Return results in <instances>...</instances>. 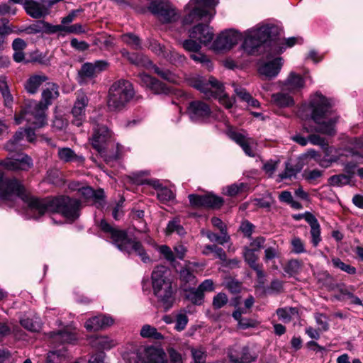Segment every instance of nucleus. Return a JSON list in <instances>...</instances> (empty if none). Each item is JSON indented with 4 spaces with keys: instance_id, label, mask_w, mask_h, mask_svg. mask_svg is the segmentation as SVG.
<instances>
[{
    "instance_id": "nucleus-22",
    "label": "nucleus",
    "mask_w": 363,
    "mask_h": 363,
    "mask_svg": "<svg viewBox=\"0 0 363 363\" xmlns=\"http://www.w3.org/2000/svg\"><path fill=\"white\" fill-rule=\"evenodd\" d=\"M113 323L114 320L111 316L99 315L87 320L84 327L88 331H97L105 329Z\"/></svg>"
},
{
    "instance_id": "nucleus-52",
    "label": "nucleus",
    "mask_w": 363,
    "mask_h": 363,
    "mask_svg": "<svg viewBox=\"0 0 363 363\" xmlns=\"http://www.w3.org/2000/svg\"><path fill=\"white\" fill-rule=\"evenodd\" d=\"M190 57L195 62H199L203 65L206 66L207 69H210L212 67L210 60L203 53L199 51L196 52H192L190 55Z\"/></svg>"
},
{
    "instance_id": "nucleus-40",
    "label": "nucleus",
    "mask_w": 363,
    "mask_h": 363,
    "mask_svg": "<svg viewBox=\"0 0 363 363\" xmlns=\"http://www.w3.org/2000/svg\"><path fill=\"white\" fill-rule=\"evenodd\" d=\"M180 278L182 282H184V289L186 287L191 288L196 285L197 280L196 277L187 268L181 270Z\"/></svg>"
},
{
    "instance_id": "nucleus-39",
    "label": "nucleus",
    "mask_w": 363,
    "mask_h": 363,
    "mask_svg": "<svg viewBox=\"0 0 363 363\" xmlns=\"http://www.w3.org/2000/svg\"><path fill=\"white\" fill-rule=\"evenodd\" d=\"M244 313L243 310L239 308L233 313V317L238 322V325L242 329H247L255 326V323L248 318H242V314Z\"/></svg>"
},
{
    "instance_id": "nucleus-2",
    "label": "nucleus",
    "mask_w": 363,
    "mask_h": 363,
    "mask_svg": "<svg viewBox=\"0 0 363 363\" xmlns=\"http://www.w3.org/2000/svg\"><path fill=\"white\" fill-rule=\"evenodd\" d=\"M332 99H328L321 94L316 93L311 97L307 107L299 111V116L303 118V112L308 109L311 113V118L315 125H304V129L311 134L308 136L309 143L323 148L328 156V152H333V147L328 145L326 140L313 133H319L328 135H333L336 133L335 125L339 116L334 111Z\"/></svg>"
},
{
    "instance_id": "nucleus-6",
    "label": "nucleus",
    "mask_w": 363,
    "mask_h": 363,
    "mask_svg": "<svg viewBox=\"0 0 363 363\" xmlns=\"http://www.w3.org/2000/svg\"><path fill=\"white\" fill-rule=\"evenodd\" d=\"M327 156L325 152V157L322 159H318L319 165L327 168L332 163L336 162L341 156L351 157L357 162H363V140L357 138H348L344 148L335 149L333 147V152H328Z\"/></svg>"
},
{
    "instance_id": "nucleus-31",
    "label": "nucleus",
    "mask_w": 363,
    "mask_h": 363,
    "mask_svg": "<svg viewBox=\"0 0 363 363\" xmlns=\"http://www.w3.org/2000/svg\"><path fill=\"white\" fill-rule=\"evenodd\" d=\"M151 67L159 77L169 83L178 84L181 81L180 77L177 74L168 69L160 68L153 64Z\"/></svg>"
},
{
    "instance_id": "nucleus-19",
    "label": "nucleus",
    "mask_w": 363,
    "mask_h": 363,
    "mask_svg": "<svg viewBox=\"0 0 363 363\" xmlns=\"http://www.w3.org/2000/svg\"><path fill=\"white\" fill-rule=\"evenodd\" d=\"M138 77L140 84L149 88L155 94H167L169 92V89L164 83L147 74L140 73L138 74Z\"/></svg>"
},
{
    "instance_id": "nucleus-9",
    "label": "nucleus",
    "mask_w": 363,
    "mask_h": 363,
    "mask_svg": "<svg viewBox=\"0 0 363 363\" xmlns=\"http://www.w3.org/2000/svg\"><path fill=\"white\" fill-rule=\"evenodd\" d=\"M270 33V27L268 26H257L247 30L242 43L243 49L250 55L255 54L258 48L268 40Z\"/></svg>"
},
{
    "instance_id": "nucleus-48",
    "label": "nucleus",
    "mask_w": 363,
    "mask_h": 363,
    "mask_svg": "<svg viewBox=\"0 0 363 363\" xmlns=\"http://www.w3.org/2000/svg\"><path fill=\"white\" fill-rule=\"evenodd\" d=\"M173 233H177L179 235L185 234L184 228L180 225L179 221L177 219L170 220L166 228V234L170 235Z\"/></svg>"
},
{
    "instance_id": "nucleus-11",
    "label": "nucleus",
    "mask_w": 363,
    "mask_h": 363,
    "mask_svg": "<svg viewBox=\"0 0 363 363\" xmlns=\"http://www.w3.org/2000/svg\"><path fill=\"white\" fill-rule=\"evenodd\" d=\"M150 9L163 23H173L179 18V14L168 2L154 1L150 4Z\"/></svg>"
},
{
    "instance_id": "nucleus-34",
    "label": "nucleus",
    "mask_w": 363,
    "mask_h": 363,
    "mask_svg": "<svg viewBox=\"0 0 363 363\" xmlns=\"http://www.w3.org/2000/svg\"><path fill=\"white\" fill-rule=\"evenodd\" d=\"M78 74L79 83H84L86 79H92L97 75L92 62L82 65Z\"/></svg>"
},
{
    "instance_id": "nucleus-8",
    "label": "nucleus",
    "mask_w": 363,
    "mask_h": 363,
    "mask_svg": "<svg viewBox=\"0 0 363 363\" xmlns=\"http://www.w3.org/2000/svg\"><path fill=\"white\" fill-rule=\"evenodd\" d=\"M191 85L203 92L206 97L218 98L219 102L226 108H230L235 101L234 98H230L224 94L223 85L213 77H211L208 80L201 77L193 79L191 81Z\"/></svg>"
},
{
    "instance_id": "nucleus-3",
    "label": "nucleus",
    "mask_w": 363,
    "mask_h": 363,
    "mask_svg": "<svg viewBox=\"0 0 363 363\" xmlns=\"http://www.w3.org/2000/svg\"><path fill=\"white\" fill-rule=\"evenodd\" d=\"M60 95L58 86L54 83H47L43 88L40 101H28L21 113L16 116V124H20L23 121L33 125L34 128H38L46 124L45 112Z\"/></svg>"
},
{
    "instance_id": "nucleus-50",
    "label": "nucleus",
    "mask_w": 363,
    "mask_h": 363,
    "mask_svg": "<svg viewBox=\"0 0 363 363\" xmlns=\"http://www.w3.org/2000/svg\"><path fill=\"white\" fill-rule=\"evenodd\" d=\"M201 45L199 41L195 40L194 38H190L185 40L182 43L183 48L188 52H196L200 51L201 48Z\"/></svg>"
},
{
    "instance_id": "nucleus-36",
    "label": "nucleus",
    "mask_w": 363,
    "mask_h": 363,
    "mask_svg": "<svg viewBox=\"0 0 363 363\" xmlns=\"http://www.w3.org/2000/svg\"><path fill=\"white\" fill-rule=\"evenodd\" d=\"M128 60L130 63L138 67L150 68L152 65V62L147 57L141 54L132 53L131 55H129Z\"/></svg>"
},
{
    "instance_id": "nucleus-24",
    "label": "nucleus",
    "mask_w": 363,
    "mask_h": 363,
    "mask_svg": "<svg viewBox=\"0 0 363 363\" xmlns=\"http://www.w3.org/2000/svg\"><path fill=\"white\" fill-rule=\"evenodd\" d=\"M150 48L155 54L162 56L172 63L180 62L184 60V56L176 52L174 50H164V47L157 41L152 42L150 45Z\"/></svg>"
},
{
    "instance_id": "nucleus-16",
    "label": "nucleus",
    "mask_w": 363,
    "mask_h": 363,
    "mask_svg": "<svg viewBox=\"0 0 363 363\" xmlns=\"http://www.w3.org/2000/svg\"><path fill=\"white\" fill-rule=\"evenodd\" d=\"M189 37L194 38L202 45H206L212 41L214 33L213 29L208 25L199 23L189 30Z\"/></svg>"
},
{
    "instance_id": "nucleus-53",
    "label": "nucleus",
    "mask_w": 363,
    "mask_h": 363,
    "mask_svg": "<svg viewBox=\"0 0 363 363\" xmlns=\"http://www.w3.org/2000/svg\"><path fill=\"white\" fill-rule=\"evenodd\" d=\"M291 245L292 247L291 251L295 254H301L306 252L304 242L298 237L291 239Z\"/></svg>"
},
{
    "instance_id": "nucleus-26",
    "label": "nucleus",
    "mask_w": 363,
    "mask_h": 363,
    "mask_svg": "<svg viewBox=\"0 0 363 363\" xmlns=\"http://www.w3.org/2000/svg\"><path fill=\"white\" fill-rule=\"evenodd\" d=\"M23 7L27 14L33 18H40L48 14V10L39 2L25 0Z\"/></svg>"
},
{
    "instance_id": "nucleus-27",
    "label": "nucleus",
    "mask_w": 363,
    "mask_h": 363,
    "mask_svg": "<svg viewBox=\"0 0 363 363\" xmlns=\"http://www.w3.org/2000/svg\"><path fill=\"white\" fill-rule=\"evenodd\" d=\"M48 79L45 74L31 75L25 82L24 89L27 93L35 94L38 91L40 86Z\"/></svg>"
},
{
    "instance_id": "nucleus-42",
    "label": "nucleus",
    "mask_w": 363,
    "mask_h": 363,
    "mask_svg": "<svg viewBox=\"0 0 363 363\" xmlns=\"http://www.w3.org/2000/svg\"><path fill=\"white\" fill-rule=\"evenodd\" d=\"M192 361L191 363H206V351L201 347H196L191 348Z\"/></svg>"
},
{
    "instance_id": "nucleus-62",
    "label": "nucleus",
    "mask_w": 363,
    "mask_h": 363,
    "mask_svg": "<svg viewBox=\"0 0 363 363\" xmlns=\"http://www.w3.org/2000/svg\"><path fill=\"white\" fill-rule=\"evenodd\" d=\"M265 242V238L264 237L259 236L257 237L252 240L250 243V250H253L257 252L259 251L264 247V244Z\"/></svg>"
},
{
    "instance_id": "nucleus-28",
    "label": "nucleus",
    "mask_w": 363,
    "mask_h": 363,
    "mask_svg": "<svg viewBox=\"0 0 363 363\" xmlns=\"http://www.w3.org/2000/svg\"><path fill=\"white\" fill-rule=\"evenodd\" d=\"M79 193L84 199H92L97 208L102 206L104 197V192L103 189L94 191L89 186H85L79 189Z\"/></svg>"
},
{
    "instance_id": "nucleus-35",
    "label": "nucleus",
    "mask_w": 363,
    "mask_h": 363,
    "mask_svg": "<svg viewBox=\"0 0 363 363\" xmlns=\"http://www.w3.org/2000/svg\"><path fill=\"white\" fill-rule=\"evenodd\" d=\"M273 103L279 107H289L294 104L293 98L287 94L277 93L272 96Z\"/></svg>"
},
{
    "instance_id": "nucleus-20",
    "label": "nucleus",
    "mask_w": 363,
    "mask_h": 363,
    "mask_svg": "<svg viewBox=\"0 0 363 363\" xmlns=\"http://www.w3.org/2000/svg\"><path fill=\"white\" fill-rule=\"evenodd\" d=\"M228 137L238 144L245 153L250 157H255V153L251 145L255 144V140L251 138H247L244 134L233 130L228 132Z\"/></svg>"
},
{
    "instance_id": "nucleus-47",
    "label": "nucleus",
    "mask_w": 363,
    "mask_h": 363,
    "mask_svg": "<svg viewBox=\"0 0 363 363\" xmlns=\"http://www.w3.org/2000/svg\"><path fill=\"white\" fill-rule=\"evenodd\" d=\"M243 257L251 268H255L256 265L258 264L257 263L258 256L255 254V251L250 250L249 247H244Z\"/></svg>"
},
{
    "instance_id": "nucleus-60",
    "label": "nucleus",
    "mask_w": 363,
    "mask_h": 363,
    "mask_svg": "<svg viewBox=\"0 0 363 363\" xmlns=\"http://www.w3.org/2000/svg\"><path fill=\"white\" fill-rule=\"evenodd\" d=\"M246 187L243 183L233 184L226 188V194L230 196L237 195Z\"/></svg>"
},
{
    "instance_id": "nucleus-38",
    "label": "nucleus",
    "mask_w": 363,
    "mask_h": 363,
    "mask_svg": "<svg viewBox=\"0 0 363 363\" xmlns=\"http://www.w3.org/2000/svg\"><path fill=\"white\" fill-rule=\"evenodd\" d=\"M140 334L145 338H152L155 340L163 339V335L157 331V328L148 324L144 325L142 327Z\"/></svg>"
},
{
    "instance_id": "nucleus-18",
    "label": "nucleus",
    "mask_w": 363,
    "mask_h": 363,
    "mask_svg": "<svg viewBox=\"0 0 363 363\" xmlns=\"http://www.w3.org/2000/svg\"><path fill=\"white\" fill-rule=\"evenodd\" d=\"M188 114L192 121H199L208 117L211 109L208 104L201 101H194L189 104Z\"/></svg>"
},
{
    "instance_id": "nucleus-30",
    "label": "nucleus",
    "mask_w": 363,
    "mask_h": 363,
    "mask_svg": "<svg viewBox=\"0 0 363 363\" xmlns=\"http://www.w3.org/2000/svg\"><path fill=\"white\" fill-rule=\"evenodd\" d=\"M57 155L59 159L64 162H83L84 160L82 156L77 155L71 148L69 147L58 148Z\"/></svg>"
},
{
    "instance_id": "nucleus-43",
    "label": "nucleus",
    "mask_w": 363,
    "mask_h": 363,
    "mask_svg": "<svg viewBox=\"0 0 363 363\" xmlns=\"http://www.w3.org/2000/svg\"><path fill=\"white\" fill-rule=\"evenodd\" d=\"M184 291H187V298L194 304H201L203 298V294L197 288L196 289L191 287L184 288Z\"/></svg>"
},
{
    "instance_id": "nucleus-59",
    "label": "nucleus",
    "mask_w": 363,
    "mask_h": 363,
    "mask_svg": "<svg viewBox=\"0 0 363 363\" xmlns=\"http://www.w3.org/2000/svg\"><path fill=\"white\" fill-rule=\"evenodd\" d=\"M188 323V318L184 313H179L176 316L175 329L178 331L183 330Z\"/></svg>"
},
{
    "instance_id": "nucleus-10",
    "label": "nucleus",
    "mask_w": 363,
    "mask_h": 363,
    "mask_svg": "<svg viewBox=\"0 0 363 363\" xmlns=\"http://www.w3.org/2000/svg\"><path fill=\"white\" fill-rule=\"evenodd\" d=\"M218 0H190L186 5L188 14L183 19V24H191L200 21L208 14L207 9L216 6Z\"/></svg>"
},
{
    "instance_id": "nucleus-61",
    "label": "nucleus",
    "mask_w": 363,
    "mask_h": 363,
    "mask_svg": "<svg viewBox=\"0 0 363 363\" xmlns=\"http://www.w3.org/2000/svg\"><path fill=\"white\" fill-rule=\"evenodd\" d=\"M254 228V225L248 220H243L240 225V230L245 235V236L250 238L252 234Z\"/></svg>"
},
{
    "instance_id": "nucleus-46",
    "label": "nucleus",
    "mask_w": 363,
    "mask_h": 363,
    "mask_svg": "<svg viewBox=\"0 0 363 363\" xmlns=\"http://www.w3.org/2000/svg\"><path fill=\"white\" fill-rule=\"evenodd\" d=\"M350 177L346 174H337L330 177L328 182L332 186H342L347 185L350 182Z\"/></svg>"
},
{
    "instance_id": "nucleus-37",
    "label": "nucleus",
    "mask_w": 363,
    "mask_h": 363,
    "mask_svg": "<svg viewBox=\"0 0 363 363\" xmlns=\"http://www.w3.org/2000/svg\"><path fill=\"white\" fill-rule=\"evenodd\" d=\"M277 314L280 320L284 323H289L298 315V310L292 307L282 308L277 309Z\"/></svg>"
},
{
    "instance_id": "nucleus-23",
    "label": "nucleus",
    "mask_w": 363,
    "mask_h": 363,
    "mask_svg": "<svg viewBox=\"0 0 363 363\" xmlns=\"http://www.w3.org/2000/svg\"><path fill=\"white\" fill-rule=\"evenodd\" d=\"M303 217L311 227L310 234L311 236V243L314 247H317L322 240L320 236V225L317 218L309 212H306Z\"/></svg>"
},
{
    "instance_id": "nucleus-17",
    "label": "nucleus",
    "mask_w": 363,
    "mask_h": 363,
    "mask_svg": "<svg viewBox=\"0 0 363 363\" xmlns=\"http://www.w3.org/2000/svg\"><path fill=\"white\" fill-rule=\"evenodd\" d=\"M89 103V99L84 92H78L76 101L72 110V113L74 117L73 123L79 126L85 117L86 107Z\"/></svg>"
},
{
    "instance_id": "nucleus-57",
    "label": "nucleus",
    "mask_w": 363,
    "mask_h": 363,
    "mask_svg": "<svg viewBox=\"0 0 363 363\" xmlns=\"http://www.w3.org/2000/svg\"><path fill=\"white\" fill-rule=\"evenodd\" d=\"M228 297L224 293H219L213 299V306L216 309L223 307L228 303Z\"/></svg>"
},
{
    "instance_id": "nucleus-64",
    "label": "nucleus",
    "mask_w": 363,
    "mask_h": 363,
    "mask_svg": "<svg viewBox=\"0 0 363 363\" xmlns=\"http://www.w3.org/2000/svg\"><path fill=\"white\" fill-rule=\"evenodd\" d=\"M169 363H183L182 354L173 348L168 350Z\"/></svg>"
},
{
    "instance_id": "nucleus-15",
    "label": "nucleus",
    "mask_w": 363,
    "mask_h": 363,
    "mask_svg": "<svg viewBox=\"0 0 363 363\" xmlns=\"http://www.w3.org/2000/svg\"><path fill=\"white\" fill-rule=\"evenodd\" d=\"M93 135L91 138V143L93 147L99 153H102L105 149V145L111 138L109 130L104 125L96 124L93 128Z\"/></svg>"
},
{
    "instance_id": "nucleus-29",
    "label": "nucleus",
    "mask_w": 363,
    "mask_h": 363,
    "mask_svg": "<svg viewBox=\"0 0 363 363\" xmlns=\"http://www.w3.org/2000/svg\"><path fill=\"white\" fill-rule=\"evenodd\" d=\"M304 81L302 77L294 72H291L284 84V89L291 92H296L302 89Z\"/></svg>"
},
{
    "instance_id": "nucleus-14",
    "label": "nucleus",
    "mask_w": 363,
    "mask_h": 363,
    "mask_svg": "<svg viewBox=\"0 0 363 363\" xmlns=\"http://www.w3.org/2000/svg\"><path fill=\"white\" fill-rule=\"evenodd\" d=\"M0 164L8 170H28L32 166V160L28 155L19 153L15 157L1 160Z\"/></svg>"
},
{
    "instance_id": "nucleus-7",
    "label": "nucleus",
    "mask_w": 363,
    "mask_h": 363,
    "mask_svg": "<svg viewBox=\"0 0 363 363\" xmlns=\"http://www.w3.org/2000/svg\"><path fill=\"white\" fill-rule=\"evenodd\" d=\"M135 94L133 84L127 80L119 79L109 88L107 106L111 111L123 109Z\"/></svg>"
},
{
    "instance_id": "nucleus-44",
    "label": "nucleus",
    "mask_w": 363,
    "mask_h": 363,
    "mask_svg": "<svg viewBox=\"0 0 363 363\" xmlns=\"http://www.w3.org/2000/svg\"><path fill=\"white\" fill-rule=\"evenodd\" d=\"M201 233L203 235H206L211 241L218 242L220 245H223L230 240V236L227 234V233H222L221 236H219L217 234L211 233L208 230H201Z\"/></svg>"
},
{
    "instance_id": "nucleus-33",
    "label": "nucleus",
    "mask_w": 363,
    "mask_h": 363,
    "mask_svg": "<svg viewBox=\"0 0 363 363\" xmlns=\"http://www.w3.org/2000/svg\"><path fill=\"white\" fill-rule=\"evenodd\" d=\"M20 323L25 329L35 333L40 331L42 325L40 318L35 315L26 316L21 319Z\"/></svg>"
},
{
    "instance_id": "nucleus-56",
    "label": "nucleus",
    "mask_w": 363,
    "mask_h": 363,
    "mask_svg": "<svg viewBox=\"0 0 363 363\" xmlns=\"http://www.w3.org/2000/svg\"><path fill=\"white\" fill-rule=\"evenodd\" d=\"M63 32L66 33L81 34L86 32L85 27L81 23H75L69 26H63Z\"/></svg>"
},
{
    "instance_id": "nucleus-58",
    "label": "nucleus",
    "mask_w": 363,
    "mask_h": 363,
    "mask_svg": "<svg viewBox=\"0 0 363 363\" xmlns=\"http://www.w3.org/2000/svg\"><path fill=\"white\" fill-rule=\"evenodd\" d=\"M315 319L318 325L319 330L326 331L328 330V318L325 315L321 313H316L315 315Z\"/></svg>"
},
{
    "instance_id": "nucleus-1",
    "label": "nucleus",
    "mask_w": 363,
    "mask_h": 363,
    "mask_svg": "<svg viewBox=\"0 0 363 363\" xmlns=\"http://www.w3.org/2000/svg\"><path fill=\"white\" fill-rule=\"evenodd\" d=\"M18 197L27 205L28 213L35 218L45 213H59L70 221L79 216L80 203L77 199L66 196L40 199L28 192L17 179H4L0 174V200L12 201Z\"/></svg>"
},
{
    "instance_id": "nucleus-5",
    "label": "nucleus",
    "mask_w": 363,
    "mask_h": 363,
    "mask_svg": "<svg viewBox=\"0 0 363 363\" xmlns=\"http://www.w3.org/2000/svg\"><path fill=\"white\" fill-rule=\"evenodd\" d=\"M100 227L104 232L110 233L113 242L121 251L128 254L135 252L143 262L150 261V257L147 255L141 243L129 238L125 231L113 228L104 220L100 222Z\"/></svg>"
},
{
    "instance_id": "nucleus-63",
    "label": "nucleus",
    "mask_w": 363,
    "mask_h": 363,
    "mask_svg": "<svg viewBox=\"0 0 363 363\" xmlns=\"http://www.w3.org/2000/svg\"><path fill=\"white\" fill-rule=\"evenodd\" d=\"M70 45L72 48L79 51H84L89 48V44L86 42L84 40L79 41L77 38H72L70 41Z\"/></svg>"
},
{
    "instance_id": "nucleus-4",
    "label": "nucleus",
    "mask_w": 363,
    "mask_h": 363,
    "mask_svg": "<svg viewBox=\"0 0 363 363\" xmlns=\"http://www.w3.org/2000/svg\"><path fill=\"white\" fill-rule=\"evenodd\" d=\"M152 284L155 295L164 310H169L174 302V290L170 279V272L165 266H157L152 273Z\"/></svg>"
},
{
    "instance_id": "nucleus-51",
    "label": "nucleus",
    "mask_w": 363,
    "mask_h": 363,
    "mask_svg": "<svg viewBox=\"0 0 363 363\" xmlns=\"http://www.w3.org/2000/svg\"><path fill=\"white\" fill-rule=\"evenodd\" d=\"M333 264L335 267L341 269L350 274H354L356 272V269L350 264H345L340 260V259L335 257L332 259Z\"/></svg>"
},
{
    "instance_id": "nucleus-45",
    "label": "nucleus",
    "mask_w": 363,
    "mask_h": 363,
    "mask_svg": "<svg viewBox=\"0 0 363 363\" xmlns=\"http://www.w3.org/2000/svg\"><path fill=\"white\" fill-rule=\"evenodd\" d=\"M203 206L211 208H219L222 206L223 201L221 198L214 195H203Z\"/></svg>"
},
{
    "instance_id": "nucleus-55",
    "label": "nucleus",
    "mask_w": 363,
    "mask_h": 363,
    "mask_svg": "<svg viewBox=\"0 0 363 363\" xmlns=\"http://www.w3.org/2000/svg\"><path fill=\"white\" fill-rule=\"evenodd\" d=\"M173 192L166 187H161L157 191V198L162 202H167L174 199Z\"/></svg>"
},
{
    "instance_id": "nucleus-49",
    "label": "nucleus",
    "mask_w": 363,
    "mask_h": 363,
    "mask_svg": "<svg viewBox=\"0 0 363 363\" xmlns=\"http://www.w3.org/2000/svg\"><path fill=\"white\" fill-rule=\"evenodd\" d=\"M53 337L62 343H72L77 340V337L74 333L67 331L58 332L54 335Z\"/></svg>"
},
{
    "instance_id": "nucleus-54",
    "label": "nucleus",
    "mask_w": 363,
    "mask_h": 363,
    "mask_svg": "<svg viewBox=\"0 0 363 363\" xmlns=\"http://www.w3.org/2000/svg\"><path fill=\"white\" fill-rule=\"evenodd\" d=\"M301 269V263L297 259H291L290 260L284 268V271L286 273L289 274L290 276H293L297 274Z\"/></svg>"
},
{
    "instance_id": "nucleus-41",
    "label": "nucleus",
    "mask_w": 363,
    "mask_h": 363,
    "mask_svg": "<svg viewBox=\"0 0 363 363\" xmlns=\"http://www.w3.org/2000/svg\"><path fill=\"white\" fill-rule=\"evenodd\" d=\"M121 40L130 46L133 49H140L141 48V42L138 36L136 35L128 33L121 36Z\"/></svg>"
},
{
    "instance_id": "nucleus-12",
    "label": "nucleus",
    "mask_w": 363,
    "mask_h": 363,
    "mask_svg": "<svg viewBox=\"0 0 363 363\" xmlns=\"http://www.w3.org/2000/svg\"><path fill=\"white\" fill-rule=\"evenodd\" d=\"M136 363H168L164 351L154 346L143 347L137 352Z\"/></svg>"
},
{
    "instance_id": "nucleus-21",
    "label": "nucleus",
    "mask_w": 363,
    "mask_h": 363,
    "mask_svg": "<svg viewBox=\"0 0 363 363\" xmlns=\"http://www.w3.org/2000/svg\"><path fill=\"white\" fill-rule=\"evenodd\" d=\"M282 61L281 57H277L272 61L261 63L258 68L259 73L269 79L275 77L281 70Z\"/></svg>"
},
{
    "instance_id": "nucleus-32",
    "label": "nucleus",
    "mask_w": 363,
    "mask_h": 363,
    "mask_svg": "<svg viewBox=\"0 0 363 363\" xmlns=\"http://www.w3.org/2000/svg\"><path fill=\"white\" fill-rule=\"evenodd\" d=\"M91 344L93 347L98 350H110L116 346L117 342L108 337L100 336L94 337L91 340Z\"/></svg>"
},
{
    "instance_id": "nucleus-25",
    "label": "nucleus",
    "mask_w": 363,
    "mask_h": 363,
    "mask_svg": "<svg viewBox=\"0 0 363 363\" xmlns=\"http://www.w3.org/2000/svg\"><path fill=\"white\" fill-rule=\"evenodd\" d=\"M229 357L235 363H250L256 359V356L252 354L247 347L231 350L229 352Z\"/></svg>"
},
{
    "instance_id": "nucleus-13",
    "label": "nucleus",
    "mask_w": 363,
    "mask_h": 363,
    "mask_svg": "<svg viewBox=\"0 0 363 363\" xmlns=\"http://www.w3.org/2000/svg\"><path fill=\"white\" fill-rule=\"evenodd\" d=\"M241 35L234 30L221 33L213 43V48L216 50H230L238 44Z\"/></svg>"
}]
</instances>
